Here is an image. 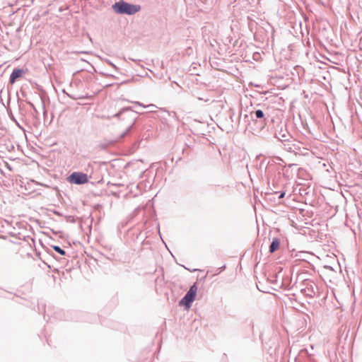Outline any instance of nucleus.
I'll list each match as a JSON object with an SVG mask.
<instances>
[{"label": "nucleus", "mask_w": 362, "mask_h": 362, "mask_svg": "<svg viewBox=\"0 0 362 362\" xmlns=\"http://www.w3.org/2000/svg\"><path fill=\"white\" fill-rule=\"evenodd\" d=\"M113 9L118 13L134 14L140 10V6L132 5L124 1L115 3Z\"/></svg>", "instance_id": "f257e3e1"}, {"label": "nucleus", "mask_w": 362, "mask_h": 362, "mask_svg": "<svg viewBox=\"0 0 362 362\" xmlns=\"http://www.w3.org/2000/svg\"><path fill=\"white\" fill-rule=\"evenodd\" d=\"M197 292V287L193 285L185 296L180 300V304L185 306L187 309L190 308L191 303L194 300Z\"/></svg>", "instance_id": "f03ea898"}, {"label": "nucleus", "mask_w": 362, "mask_h": 362, "mask_svg": "<svg viewBox=\"0 0 362 362\" xmlns=\"http://www.w3.org/2000/svg\"><path fill=\"white\" fill-rule=\"evenodd\" d=\"M69 181L77 185L85 184L88 182V177L86 174L82 173H73L69 177Z\"/></svg>", "instance_id": "7ed1b4c3"}, {"label": "nucleus", "mask_w": 362, "mask_h": 362, "mask_svg": "<svg viewBox=\"0 0 362 362\" xmlns=\"http://www.w3.org/2000/svg\"><path fill=\"white\" fill-rule=\"evenodd\" d=\"M25 74L23 69H14L10 76V83L13 84L16 80L18 78L22 77Z\"/></svg>", "instance_id": "20e7f679"}, {"label": "nucleus", "mask_w": 362, "mask_h": 362, "mask_svg": "<svg viewBox=\"0 0 362 362\" xmlns=\"http://www.w3.org/2000/svg\"><path fill=\"white\" fill-rule=\"evenodd\" d=\"M279 246H280V241H279V240L274 239L272 241V244H271V245L269 247V252H272V253L275 252L276 250H277L279 248Z\"/></svg>", "instance_id": "39448f33"}, {"label": "nucleus", "mask_w": 362, "mask_h": 362, "mask_svg": "<svg viewBox=\"0 0 362 362\" xmlns=\"http://www.w3.org/2000/svg\"><path fill=\"white\" fill-rule=\"evenodd\" d=\"M53 249L62 255H65V252L62 249H61L59 246H54Z\"/></svg>", "instance_id": "423d86ee"}, {"label": "nucleus", "mask_w": 362, "mask_h": 362, "mask_svg": "<svg viewBox=\"0 0 362 362\" xmlns=\"http://www.w3.org/2000/svg\"><path fill=\"white\" fill-rule=\"evenodd\" d=\"M255 116L257 118L264 117V113L261 110H258L255 111Z\"/></svg>", "instance_id": "0eeeda50"}, {"label": "nucleus", "mask_w": 362, "mask_h": 362, "mask_svg": "<svg viewBox=\"0 0 362 362\" xmlns=\"http://www.w3.org/2000/svg\"><path fill=\"white\" fill-rule=\"evenodd\" d=\"M284 195H285V193H284V192L281 193V194H280V196H279V198H280V199H281V198H283V197H284Z\"/></svg>", "instance_id": "6e6552de"}, {"label": "nucleus", "mask_w": 362, "mask_h": 362, "mask_svg": "<svg viewBox=\"0 0 362 362\" xmlns=\"http://www.w3.org/2000/svg\"><path fill=\"white\" fill-rule=\"evenodd\" d=\"M96 117H97L98 118H104V117H103V116H99V115H97Z\"/></svg>", "instance_id": "1a4fd4ad"}]
</instances>
